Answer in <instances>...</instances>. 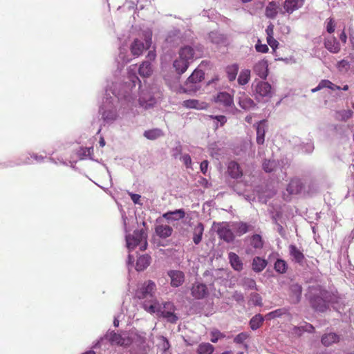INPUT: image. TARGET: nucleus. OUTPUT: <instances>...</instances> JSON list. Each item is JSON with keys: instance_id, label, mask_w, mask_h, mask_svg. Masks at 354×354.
<instances>
[{"instance_id": "f257e3e1", "label": "nucleus", "mask_w": 354, "mask_h": 354, "mask_svg": "<svg viewBox=\"0 0 354 354\" xmlns=\"http://www.w3.org/2000/svg\"><path fill=\"white\" fill-rule=\"evenodd\" d=\"M156 290V283L151 280H148L137 289L135 295L138 299L145 300L142 307L147 312L151 314L160 310V304L154 297Z\"/></svg>"}, {"instance_id": "f03ea898", "label": "nucleus", "mask_w": 354, "mask_h": 354, "mask_svg": "<svg viewBox=\"0 0 354 354\" xmlns=\"http://www.w3.org/2000/svg\"><path fill=\"white\" fill-rule=\"evenodd\" d=\"M330 294L319 286H312L309 288V300L313 309L325 312L329 306Z\"/></svg>"}, {"instance_id": "7ed1b4c3", "label": "nucleus", "mask_w": 354, "mask_h": 354, "mask_svg": "<svg viewBox=\"0 0 354 354\" xmlns=\"http://www.w3.org/2000/svg\"><path fill=\"white\" fill-rule=\"evenodd\" d=\"M147 234L143 229L135 230L132 235L126 236L127 246L129 250H133L137 245H140L141 250H145L147 246Z\"/></svg>"}, {"instance_id": "20e7f679", "label": "nucleus", "mask_w": 354, "mask_h": 354, "mask_svg": "<svg viewBox=\"0 0 354 354\" xmlns=\"http://www.w3.org/2000/svg\"><path fill=\"white\" fill-rule=\"evenodd\" d=\"M254 95L257 100L267 101L272 95V90L271 85L263 81H254L252 84Z\"/></svg>"}, {"instance_id": "39448f33", "label": "nucleus", "mask_w": 354, "mask_h": 354, "mask_svg": "<svg viewBox=\"0 0 354 354\" xmlns=\"http://www.w3.org/2000/svg\"><path fill=\"white\" fill-rule=\"evenodd\" d=\"M110 99L111 100L107 97L100 108L102 118L106 123L113 122L118 117V111L113 103L112 97H110Z\"/></svg>"}, {"instance_id": "423d86ee", "label": "nucleus", "mask_w": 354, "mask_h": 354, "mask_svg": "<svg viewBox=\"0 0 354 354\" xmlns=\"http://www.w3.org/2000/svg\"><path fill=\"white\" fill-rule=\"evenodd\" d=\"M130 83L128 84L126 82V85L124 86L122 90H120L118 92L113 91L112 93L117 97L118 99H124L127 101H130L132 99L131 97V89L133 87H135L137 82H140L138 77L136 75H132L129 77Z\"/></svg>"}, {"instance_id": "0eeeda50", "label": "nucleus", "mask_w": 354, "mask_h": 354, "mask_svg": "<svg viewBox=\"0 0 354 354\" xmlns=\"http://www.w3.org/2000/svg\"><path fill=\"white\" fill-rule=\"evenodd\" d=\"M151 44V34L147 33L145 35V42L144 43L138 39H136L131 45V51L134 56H140L145 49H147Z\"/></svg>"}, {"instance_id": "6e6552de", "label": "nucleus", "mask_w": 354, "mask_h": 354, "mask_svg": "<svg viewBox=\"0 0 354 354\" xmlns=\"http://www.w3.org/2000/svg\"><path fill=\"white\" fill-rule=\"evenodd\" d=\"M232 223H220L217 227V234L220 239L224 240L227 243H230L234 241V235L232 231Z\"/></svg>"}, {"instance_id": "1a4fd4ad", "label": "nucleus", "mask_w": 354, "mask_h": 354, "mask_svg": "<svg viewBox=\"0 0 354 354\" xmlns=\"http://www.w3.org/2000/svg\"><path fill=\"white\" fill-rule=\"evenodd\" d=\"M191 295L195 299H203L209 295V290L207 286L201 282H194L190 288Z\"/></svg>"}, {"instance_id": "9d476101", "label": "nucleus", "mask_w": 354, "mask_h": 354, "mask_svg": "<svg viewBox=\"0 0 354 354\" xmlns=\"http://www.w3.org/2000/svg\"><path fill=\"white\" fill-rule=\"evenodd\" d=\"M204 79V73L201 69H196L188 77L185 85L189 90L196 91L198 89L197 84Z\"/></svg>"}, {"instance_id": "9b49d317", "label": "nucleus", "mask_w": 354, "mask_h": 354, "mask_svg": "<svg viewBox=\"0 0 354 354\" xmlns=\"http://www.w3.org/2000/svg\"><path fill=\"white\" fill-rule=\"evenodd\" d=\"M236 100L239 105L245 110H250L255 107L256 104L245 92H239Z\"/></svg>"}, {"instance_id": "f8f14e48", "label": "nucleus", "mask_w": 354, "mask_h": 354, "mask_svg": "<svg viewBox=\"0 0 354 354\" xmlns=\"http://www.w3.org/2000/svg\"><path fill=\"white\" fill-rule=\"evenodd\" d=\"M302 288L299 283H292L289 287V297L292 304H298L301 298Z\"/></svg>"}, {"instance_id": "ddd939ff", "label": "nucleus", "mask_w": 354, "mask_h": 354, "mask_svg": "<svg viewBox=\"0 0 354 354\" xmlns=\"http://www.w3.org/2000/svg\"><path fill=\"white\" fill-rule=\"evenodd\" d=\"M168 276L171 279L172 287H179L185 281V274L182 271L170 270L168 272Z\"/></svg>"}, {"instance_id": "4468645a", "label": "nucleus", "mask_w": 354, "mask_h": 354, "mask_svg": "<svg viewBox=\"0 0 354 354\" xmlns=\"http://www.w3.org/2000/svg\"><path fill=\"white\" fill-rule=\"evenodd\" d=\"M304 0H285L283 2L285 12L288 14H292L304 5Z\"/></svg>"}, {"instance_id": "2eb2a0df", "label": "nucleus", "mask_w": 354, "mask_h": 354, "mask_svg": "<svg viewBox=\"0 0 354 354\" xmlns=\"http://www.w3.org/2000/svg\"><path fill=\"white\" fill-rule=\"evenodd\" d=\"M185 212L184 209H179L174 211H169L163 214L162 217L169 222L176 221L185 217Z\"/></svg>"}, {"instance_id": "dca6fc26", "label": "nucleus", "mask_w": 354, "mask_h": 354, "mask_svg": "<svg viewBox=\"0 0 354 354\" xmlns=\"http://www.w3.org/2000/svg\"><path fill=\"white\" fill-rule=\"evenodd\" d=\"M254 72L262 79L268 76V62L266 60L258 62L254 66Z\"/></svg>"}, {"instance_id": "f3484780", "label": "nucleus", "mask_w": 354, "mask_h": 354, "mask_svg": "<svg viewBox=\"0 0 354 354\" xmlns=\"http://www.w3.org/2000/svg\"><path fill=\"white\" fill-rule=\"evenodd\" d=\"M324 46L332 53H339L341 48L339 41L334 37L326 38L324 41Z\"/></svg>"}, {"instance_id": "a211bd4d", "label": "nucleus", "mask_w": 354, "mask_h": 354, "mask_svg": "<svg viewBox=\"0 0 354 354\" xmlns=\"http://www.w3.org/2000/svg\"><path fill=\"white\" fill-rule=\"evenodd\" d=\"M204 232V225L202 223H197L192 229L193 242L198 245L202 241V236Z\"/></svg>"}, {"instance_id": "6ab92c4d", "label": "nucleus", "mask_w": 354, "mask_h": 354, "mask_svg": "<svg viewBox=\"0 0 354 354\" xmlns=\"http://www.w3.org/2000/svg\"><path fill=\"white\" fill-rule=\"evenodd\" d=\"M215 101L224 106H230L233 104L232 97L226 92H220L217 94Z\"/></svg>"}, {"instance_id": "aec40b11", "label": "nucleus", "mask_w": 354, "mask_h": 354, "mask_svg": "<svg viewBox=\"0 0 354 354\" xmlns=\"http://www.w3.org/2000/svg\"><path fill=\"white\" fill-rule=\"evenodd\" d=\"M303 184L299 179L295 178L290 180L286 190L290 194H297L302 190Z\"/></svg>"}, {"instance_id": "412c9836", "label": "nucleus", "mask_w": 354, "mask_h": 354, "mask_svg": "<svg viewBox=\"0 0 354 354\" xmlns=\"http://www.w3.org/2000/svg\"><path fill=\"white\" fill-rule=\"evenodd\" d=\"M183 105L189 109H196L198 110L206 109L208 105L205 102H200L197 100H187L183 102Z\"/></svg>"}, {"instance_id": "4be33fe9", "label": "nucleus", "mask_w": 354, "mask_h": 354, "mask_svg": "<svg viewBox=\"0 0 354 354\" xmlns=\"http://www.w3.org/2000/svg\"><path fill=\"white\" fill-rule=\"evenodd\" d=\"M232 227L238 236H241L250 230L251 225L241 221L233 222L232 223Z\"/></svg>"}, {"instance_id": "5701e85b", "label": "nucleus", "mask_w": 354, "mask_h": 354, "mask_svg": "<svg viewBox=\"0 0 354 354\" xmlns=\"http://www.w3.org/2000/svg\"><path fill=\"white\" fill-rule=\"evenodd\" d=\"M195 56V51L194 48L189 46L181 48L179 51V57L189 62H191Z\"/></svg>"}, {"instance_id": "b1692460", "label": "nucleus", "mask_w": 354, "mask_h": 354, "mask_svg": "<svg viewBox=\"0 0 354 354\" xmlns=\"http://www.w3.org/2000/svg\"><path fill=\"white\" fill-rule=\"evenodd\" d=\"M227 172L233 178H239L242 176L243 173L239 164L234 161L229 162L227 166Z\"/></svg>"}, {"instance_id": "393cba45", "label": "nucleus", "mask_w": 354, "mask_h": 354, "mask_svg": "<svg viewBox=\"0 0 354 354\" xmlns=\"http://www.w3.org/2000/svg\"><path fill=\"white\" fill-rule=\"evenodd\" d=\"M164 308H167L168 313H166L163 317L171 323H176L178 318L174 313L175 307L174 304L171 302H166L164 304Z\"/></svg>"}, {"instance_id": "a878e982", "label": "nucleus", "mask_w": 354, "mask_h": 354, "mask_svg": "<svg viewBox=\"0 0 354 354\" xmlns=\"http://www.w3.org/2000/svg\"><path fill=\"white\" fill-rule=\"evenodd\" d=\"M156 234L162 239L169 237L173 232V229L169 225H158L155 228Z\"/></svg>"}, {"instance_id": "bb28decb", "label": "nucleus", "mask_w": 354, "mask_h": 354, "mask_svg": "<svg viewBox=\"0 0 354 354\" xmlns=\"http://www.w3.org/2000/svg\"><path fill=\"white\" fill-rule=\"evenodd\" d=\"M340 339L339 336L335 333H329L324 334L321 339L323 345L325 346H330L334 343L339 342Z\"/></svg>"}, {"instance_id": "cd10ccee", "label": "nucleus", "mask_w": 354, "mask_h": 354, "mask_svg": "<svg viewBox=\"0 0 354 354\" xmlns=\"http://www.w3.org/2000/svg\"><path fill=\"white\" fill-rule=\"evenodd\" d=\"M279 8V3L275 1L270 2L266 8L265 15L269 19H274Z\"/></svg>"}, {"instance_id": "c85d7f7f", "label": "nucleus", "mask_w": 354, "mask_h": 354, "mask_svg": "<svg viewBox=\"0 0 354 354\" xmlns=\"http://www.w3.org/2000/svg\"><path fill=\"white\" fill-rule=\"evenodd\" d=\"M268 265V261L259 257H256L252 262V268L255 272L263 271Z\"/></svg>"}, {"instance_id": "c756f323", "label": "nucleus", "mask_w": 354, "mask_h": 354, "mask_svg": "<svg viewBox=\"0 0 354 354\" xmlns=\"http://www.w3.org/2000/svg\"><path fill=\"white\" fill-rule=\"evenodd\" d=\"M228 258L232 267L236 271L243 270V263L240 257L234 252H230Z\"/></svg>"}, {"instance_id": "7c9ffc66", "label": "nucleus", "mask_w": 354, "mask_h": 354, "mask_svg": "<svg viewBox=\"0 0 354 354\" xmlns=\"http://www.w3.org/2000/svg\"><path fill=\"white\" fill-rule=\"evenodd\" d=\"M289 252L295 262L299 264L304 263V255L295 245L289 246Z\"/></svg>"}, {"instance_id": "2f4dec72", "label": "nucleus", "mask_w": 354, "mask_h": 354, "mask_svg": "<svg viewBox=\"0 0 354 354\" xmlns=\"http://www.w3.org/2000/svg\"><path fill=\"white\" fill-rule=\"evenodd\" d=\"M189 64L190 62L179 57L178 59L174 61V67L178 74H183L187 71Z\"/></svg>"}, {"instance_id": "473e14b6", "label": "nucleus", "mask_w": 354, "mask_h": 354, "mask_svg": "<svg viewBox=\"0 0 354 354\" xmlns=\"http://www.w3.org/2000/svg\"><path fill=\"white\" fill-rule=\"evenodd\" d=\"M104 339L110 342L112 344L117 345H122L124 342L120 335L117 334L113 331L108 332L105 335Z\"/></svg>"}, {"instance_id": "72a5a7b5", "label": "nucleus", "mask_w": 354, "mask_h": 354, "mask_svg": "<svg viewBox=\"0 0 354 354\" xmlns=\"http://www.w3.org/2000/svg\"><path fill=\"white\" fill-rule=\"evenodd\" d=\"M266 125L265 121H261L257 127V142L262 145L265 140Z\"/></svg>"}, {"instance_id": "f704fd0d", "label": "nucleus", "mask_w": 354, "mask_h": 354, "mask_svg": "<svg viewBox=\"0 0 354 354\" xmlns=\"http://www.w3.org/2000/svg\"><path fill=\"white\" fill-rule=\"evenodd\" d=\"M150 257L149 255L140 256L136 262V268L138 271H142L150 264Z\"/></svg>"}, {"instance_id": "c9c22d12", "label": "nucleus", "mask_w": 354, "mask_h": 354, "mask_svg": "<svg viewBox=\"0 0 354 354\" xmlns=\"http://www.w3.org/2000/svg\"><path fill=\"white\" fill-rule=\"evenodd\" d=\"M214 351V346L209 343L203 342L201 343L197 348V354H212Z\"/></svg>"}, {"instance_id": "e433bc0d", "label": "nucleus", "mask_w": 354, "mask_h": 354, "mask_svg": "<svg viewBox=\"0 0 354 354\" xmlns=\"http://www.w3.org/2000/svg\"><path fill=\"white\" fill-rule=\"evenodd\" d=\"M143 135L147 139L154 140L162 136L163 133L161 129L156 128L145 131Z\"/></svg>"}, {"instance_id": "4c0bfd02", "label": "nucleus", "mask_w": 354, "mask_h": 354, "mask_svg": "<svg viewBox=\"0 0 354 354\" xmlns=\"http://www.w3.org/2000/svg\"><path fill=\"white\" fill-rule=\"evenodd\" d=\"M140 104L145 108H148L155 103V99L150 95L142 93L139 98Z\"/></svg>"}, {"instance_id": "58836bf2", "label": "nucleus", "mask_w": 354, "mask_h": 354, "mask_svg": "<svg viewBox=\"0 0 354 354\" xmlns=\"http://www.w3.org/2000/svg\"><path fill=\"white\" fill-rule=\"evenodd\" d=\"M152 73V68L149 62H144L139 67V74L142 77H149Z\"/></svg>"}, {"instance_id": "ea45409f", "label": "nucleus", "mask_w": 354, "mask_h": 354, "mask_svg": "<svg viewBox=\"0 0 354 354\" xmlns=\"http://www.w3.org/2000/svg\"><path fill=\"white\" fill-rule=\"evenodd\" d=\"M250 79V71L248 69L242 70L238 77V82L240 85H245L248 83Z\"/></svg>"}, {"instance_id": "a19ab883", "label": "nucleus", "mask_w": 354, "mask_h": 354, "mask_svg": "<svg viewBox=\"0 0 354 354\" xmlns=\"http://www.w3.org/2000/svg\"><path fill=\"white\" fill-rule=\"evenodd\" d=\"M278 167V163L274 160H265L263 163V168L266 172L270 173L276 171Z\"/></svg>"}, {"instance_id": "79ce46f5", "label": "nucleus", "mask_w": 354, "mask_h": 354, "mask_svg": "<svg viewBox=\"0 0 354 354\" xmlns=\"http://www.w3.org/2000/svg\"><path fill=\"white\" fill-rule=\"evenodd\" d=\"M250 245L255 249H261L263 246V241L259 234H254L250 237Z\"/></svg>"}, {"instance_id": "37998d69", "label": "nucleus", "mask_w": 354, "mask_h": 354, "mask_svg": "<svg viewBox=\"0 0 354 354\" xmlns=\"http://www.w3.org/2000/svg\"><path fill=\"white\" fill-rule=\"evenodd\" d=\"M238 71L239 66L237 64H232L227 67L226 72L227 74V77L230 82H232L236 79Z\"/></svg>"}, {"instance_id": "c03bdc74", "label": "nucleus", "mask_w": 354, "mask_h": 354, "mask_svg": "<svg viewBox=\"0 0 354 354\" xmlns=\"http://www.w3.org/2000/svg\"><path fill=\"white\" fill-rule=\"evenodd\" d=\"M263 321V317H262L261 315H260V314L256 315L251 319V320L250 322V328L252 330H257V328H259L261 326Z\"/></svg>"}, {"instance_id": "a18cd8bd", "label": "nucleus", "mask_w": 354, "mask_h": 354, "mask_svg": "<svg viewBox=\"0 0 354 354\" xmlns=\"http://www.w3.org/2000/svg\"><path fill=\"white\" fill-rule=\"evenodd\" d=\"M241 286L245 289L256 290V282L253 279L245 277L241 280Z\"/></svg>"}, {"instance_id": "49530a36", "label": "nucleus", "mask_w": 354, "mask_h": 354, "mask_svg": "<svg viewBox=\"0 0 354 354\" xmlns=\"http://www.w3.org/2000/svg\"><path fill=\"white\" fill-rule=\"evenodd\" d=\"M209 39L212 43L221 44L225 40L224 36L218 32H211L209 35Z\"/></svg>"}, {"instance_id": "de8ad7c7", "label": "nucleus", "mask_w": 354, "mask_h": 354, "mask_svg": "<svg viewBox=\"0 0 354 354\" xmlns=\"http://www.w3.org/2000/svg\"><path fill=\"white\" fill-rule=\"evenodd\" d=\"M274 270L279 273H285L287 270V263L282 259H277L274 263Z\"/></svg>"}, {"instance_id": "09e8293b", "label": "nucleus", "mask_w": 354, "mask_h": 354, "mask_svg": "<svg viewBox=\"0 0 354 354\" xmlns=\"http://www.w3.org/2000/svg\"><path fill=\"white\" fill-rule=\"evenodd\" d=\"M225 335L217 329H213L210 332V341L216 343L218 339L224 338Z\"/></svg>"}, {"instance_id": "8fccbe9b", "label": "nucleus", "mask_w": 354, "mask_h": 354, "mask_svg": "<svg viewBox=\"0 0 354 354\" xmlns=\"http://www.w3.org/2000/svg\"><path fill=\"white\" fill-rule=\"evenodd\" d=\"M322 88H328L330 90H340V86H337L328 80H323L321 82Z\"/></svg>"}, {"instance_id": "3c124183", "label": "nucleus", "mask_w": 354, "mask_h": 354, "mask_svg": "<svg viewBox=\"0 0 354 354\" xmlns=\"http://www.w3.org/2000/svg\"><path fill=\"white\" fill-rule=\"evenodd\" d=\"M250 301L255 306H261L262 305L261 297L257 293H252L250 295Z\"/></svg>"}, {"instance_id": "603ef678", "label": "nucleus", "mask_w": 354, "mask_h": 354, "mask_svg": "<svg viewBox=\"0 0 354 354\" xmlns=\"http://www.w3.org/2000/svg\"><path fill=\"white\" fill-rule=\"evenodd\" d=\"M284 313L285 310L283 309H277L276 310L269 313L266 316L269 319H274L281 316Z\"/></svg>"}, {"instance_id": "864d4df0", "label": "nucleus", "mask_w": 354, "mask_h": 354, "mask_svg": "<svg viewBox=\"0 0 354 354\" xmlns=\"http://www.w3.org/2000/svg\"><path fill=\"white\" fill-rule=\"evenodd\" d=\"M339 114L341 116L342 120L346 121L352 117L353 111L351 110H343L339 112Z\"/></svg>"}, {"instance_id": "5fc2aeb1", "label": "nucleus", "mask_w": 354, "mask_h": 354, "mask_svg": "<svg viewBox=\"0 0 354 354\" xmlns=\"http://www.w3.org/2000/svg\"><path fill=\"white\" fill-rule=\"evenodd\" d=\"M181 161L184 163V165L187 168H190L192 165V159L189 154H184L183 156L180 157Z\"/></svg>"}, {"instance_id": "6e6d98bb", "label": "nucleus", "mask_w": 354, "mask_h": 354, "mask_svg": "<svg viewBox=\"0 0 354 354\" xmlns=\"http://www.w3.org/2000/svg\"><path fill=\"white\" fill-rule=\"evenodd\" d=\"M248 337V335L246 333H239V335H237L234 339V342L237 343V344H241V343H243Z\"/></svg>"}, {"instance_id": "4d7b16f0", "label": "nucleus", "mask_w": 354, "mask_h": 354, "mask_svg": "<svg viewBox=\"0 0 354 354\" xmlns=\"http://www.w3.org/2000/svg\"><path fill=\"white\" fill-rule=\"evenodd\" d=\"M255 48L257 52L266 53L268 51V47L266 44H261L259 43H257L255 45Z\"/></svg>"}, {"instance_id": "13d9d810", "label": "nucleus", "mask_w": 354, "mask_h": 354, "mask_svg": "<svg viewBox=\"0 0 354 354\" xmlns=\"http://www.w3.org/2000/svg\"><path fill=\"white\" fill-rule=\"evenodd\" d=\"M326 30L328 33H333L335 31V24L332 18L328 19Z\"/></svg>"}, {"instance_id": "bf43d9fd", "label": "nucleus", "mask_w": 354, "mask_h": 354, "mask_svg": "<svg viewBox=\"0 0 354 354\" xmlns=\"http://www.w3.org/2000/svg\"><path fill=\"white\" fill-rule=\"evenodd\" d=\"M267 42L273 50H275L279 44L278 41L273 37H267Z\"/></svg>"}, {"instance_id": "052dcab7", "label": "nucleus", "mask_w": 354, "mask_h": 354, "mask_svg": "<svg viewBox=\"0 0 354 354\" xmlns=\"http://www.w3.org/2000/svg\"><path fill=\"white\" fill-rule=\"evenodd\" d=\"M182 153V147L180 145H178L176 147L172 149V156L174 158H178V157Z\"/></svg>"}, {"instance_id": "680f3d73", "label": "nucleus", "mask_w": 354, "mask_h": 354, "mask_svg": "<svg viewBox=\"0 0 354 354\" xmlns=\"http://www.w3.org/2000/svg\"><path fill=\"white\" fill-rule=\"evenodd\" d=\"M209 117L212 119H215L217 121V123H220L221 126H223L227 122V118L224 115H210Z\"/></svg>"}, {"instance_id": "e2e57ef3", "label": "nucleus", "mask_w": 354, "mask_h": 354, "mask_svg": "<svg viewBox=\"0 0 354 354\" xmlns=\"http://www.w3.org/2000/svg\"><path fill=\"white\" fill-rule=\"evenodd\" d=\"M233 299L236 301H243L244 300V296L241 292L236 291L232 295Z\"/></svg>"}, {"instance_id": "0e129e2a", "label": "nucleus", "mask_w": 354, "mask_h": 354, "mask_svg": "<svg viewBox=\"0 0 354 354\" xmlns=\"http://www.w3.org/2000/svg\"><path fill=\"white\" fill-rule=\"evenodd\" d=\"M129 195L131 196V199L135 204H140V195L132 193H130Z\"/></svg>"}, {"instance_id": "69168bd1", "label": "nucleus", "mask_w": 354, "mask_h": 354, "mask_svg": "<svg viewBox=\"0 0 354 354\" xmlns=\"http://www.w3.org/2000/svg\"><path fill=\"white\" fill-rule=\"evenodd\" d=\"M208 167V161L207 160H203L201 162L200 168L201 171L203 174H205L207 171Z\"/></svg>"}, {"instance_id": "338daca9", "label": "nucleus", "mask_w": 354, "mask_h": 354, "mask_svg": "<svg viewBox=\"0 0 354 354\" xmlns=\"http://www.w3.org/2000/svg\"><path fill=\"white\" fill-rule=\"evenodd\" d=\"M337 65H338V68L339 69H341V68L347 69V68H348L350 64L348 61L343 59V60H341L340 62H339Z\"/></svg>"}, {"instance_id": "774afa93", "label": "nucleus", "mask_w": 354, "mask_h": 354, "mask_svg": "<svg viewBox=\"0 0 354 354\" xmlns=\"http://www.w3.org/2000/svg\"><path fill=\"white\" fill-rule=\"evenodd\" d=\"M266 32L267 34V37H273L274 26L272 24H270L266 29Z\"/></svg>"}]
</instances>
